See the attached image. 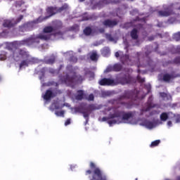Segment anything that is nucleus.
<instances>
[{
  "label": "nucleus",
  "instance_id": "obj_1",
  "mask_svg": "<svg viewBox=\"0 0 180 180\" xmlns=\"http://www.w3.org/2000/svg\"><path fill=\"white\" fill-rule=\"evenodd\" d=\"M67 71H69L71 76L66 74L65 76H61L60 80L66 85H72V84H82V82L85 79V77L81 75H77L75 72V68L72 67V65H68L66 67Z\"/></svg>",
  "mask_w": 180,
  "mask_h": 180
},
{
  "label": "nucleus",
  "instance_id": "obj_2",
  "mask_svg": "<svg viewBox=\"0 0 180 180\" xmlns=\"http://www.w3.org/2000/svg\"><path fill=\"white\" fill-rule=\"evenodd\" d=\"M134 114H133V112L130 111L128 112H126L124 111H117L114 112L113 114H110V119H115V120H110L108 121V123L110 126H112V124H116L117 123L118 124H120L122 123V121L124 122V123H126V121L129 120V119H131ZM122 117V120H120V118Z\"/></svg>",
  "mask_w": 180,
  "mask_h": 180
},
{
  "label": "nucleus",
  "instance_id": "obj_3",
  "mask_svg": "<svg viewBox=\"0 0 180 180\" xmlns=\"http://www.w3.org/2000/svg\"><path fill=\"white\" fill-rule=\"evenodd\" d=\"M68 9V4H64L61 7H57V6H49L46 8V13L49 15H46L44 18L39 17L38 18V22H43V20H47V19H49V18H51V16H54V15H57V13H61L62 12H64L65 11H67Z\"/></svg>",
  "mask_w": 180,
  "mask_h": 180
},
{
  "label": "nucleus",
  "instance_id": "obj_4",
  "mask_svg": "<svg viewBox=\"0 0 180 180\" xmlns=\"http://www.w3.org/2000/svg\"><path fill=\"white\" fill-rule=\"evenodd\" d=\"M90 169H93L92 177L90 180H106V177H103L101 169L96 167V165L94 162H90Z\"/></svg>",
  "mask_w": 180,
  "mask_h": 180
},
{
  "label": "nucleus",
  "instance_id": "obj_5",
  "mask_svg": "<svg viewBox=\"0 0 180 180\" xmlns=\"http://www.w3.org/2000/svg\"><path fill=\"white\" fill-rule=\"evenodd\" d=\"M117 81L121 85H127L129 84H133L134 82V78L129 73L120 74L117 77Z\"/></svg>",
  "mask_w": 180,
  "mask_h": 180
},
{
  "label": "nucleus",
  "instance_id": "obj_6",
  "mask_svg": "<svg viewBox=\"0 0 180 180\" xmlns=\"http://www.w3.org/2000/svg\"><path fill=\"white\" fill-rule=\"evenodd\" d=\"M23 19V15H20L18 18L15 20L13 18L11 20H5L3 22L4 27H8V29H11V27H15L16 25L20 23Z\"/></svg>",
  "mask_w": 180,
  "mask_h": 180
},
{
  "label": "nucleus",
  "instance_id": "obj_7",
  "mask_svg": "<svg viewBox=\"0 0 180 180\" xmlns=\"http://www.w3.org/2000/svg\"><path fill=\"white\" fill-rule=\"evenodd\" d=\"M158 13L161 18H167L171 16V15H175V12L174 11V4L168 6L165 8L164 10L159 11Z\"/></svg>",
  "mask_w": 180,
  "mask_h": 180
},
{
  "label": "nucleus",
  "instance_id": "obj_8",
  "mask_svg": "<svg viewBox=\"0 0 180 180\" xmlns=\"http://www.w3.org/2000/svg\"><path fill=\"white\" fill-rule=\"evenodd\" d=\"M34 23L33 22H27L18 27V32L25 33V32H30L33 29Z\"/></svg>",
  "mask_w": 180,
  "mask_h": 180
},
{
  "label": "nucleus",
  "instance_id": "obj_9",
  "mask_svg": "<svg viewBox=\"0 0 180 180\" xmlns=\"http://www.w3.org/2000/svg\"><path fill=\"white\" fill-rule=\"evenodd\" d=\"M153 108H155V105L153 104V96H150L147 101V107L141 110V115H143V112H148Z\"/></svg>",
  "mask_w": 180,
  "mask_h": 180
},
{
  "label": "nucleus",
  "instance_id": "obj_10",
  "mask_svg": "<svg viewBox=\"0 0 180 180\" xmlns=\"http://www.w3.org/2000/svg\"><path fill=\"white\" fill-rule=\"evenodd\" d=\"M30 43H34V39H28L22 41H16L13 42V44L16 46V47H22V46H27L30 44Z\"/></svg>",
  "mask_w": 180,
  "mask_h": 180
},
{
  "label": "nucleus",
  "instance_id": "obj_11",
  "mask_svg": "<svg viewBox=\"0 0 180 180\" xmlns=\"http://www.w3.org/2000/svg\"><path fill=\"white\" fill-rule=\"evenodd\" d=\"M115 81L109 78H103L98 81L99 85L101 86H109L114 84Z\"/></svg>",
  "mask_w": 180,
  "mask_h": 180
},
{
  "label": "nucleus",
  "instance_id": "obj_12",
  "mask_svg": "<svg viewBox=\"0 0 180 180\" xmlns=\"http://www.w3.org/2000/svg\"><path fill=\"white\" fill-rule=\"evenodd\" d=\"M117 23H119L117 20H112L109 19H107L103 22V25L105 27H115V26H117Z\"/></svg>",
  "mask_w": 180,
  "mask_h": 180
},
{
  "label": "nucleus",
  "instance_id": "obj_13",
  "mask_svg": "<svg viewBox=\"0 0 180 180\" xmlns=\"http://www.w3.org/2000/svg\"><path fill=\"white\" fill-rule=\"evenodd\" d=\"M57 96V94L53 93L51 90H46L44 96V99L45 101H50L52 98H56Z\"/></svg>",
  "mask_w": 180,
  "mask_h": 180
},
{
  "label": "nucleus",
  "instance_id": "obj_14",
  "mask_svg": "<svg viewBox=\"0 0 180 180\" xmlns=\"http://www.w3.org/2000/svg\"><path fill=\"white\" fill-rule=\"evenodd\" d=\"M177 77H178L177 75H174V74L169 75L168 73H166L163 75L162 80L165 82H169L171 79H174V78H176Z\"/></svg>",
  "mask_w": 180,
  "mask_h": 180
},
{
  "label": "nucleus",
  "instance_id": "obj_15",
  "mask_svg": "<svg viewBox=\"0 0 180 180\" xmlns=\"http://www.w3.org/2000/svg\"><path fill=\"white\" fill-rule=\"evenodd\" d=\"M130 36L132 40H138L139 39V30L136 28H134L131 32Z\"/></svg>",
  "mask_w": 180,
  "mask_h": 180
},
{
  "label": "nucleus",
  "instance_id": "obj_16",
  "mask_svg": "<svg viewBox=\"0 0 180 180\" xmlns=\"http://www.w3.org/2000/svg\"><path fill=\"white\" fill-rule=\"evenodd\" d=\"M134 95V91H125L124 94L121 96V99L127 98V99H133Z\"/></svg>",
  "mask_w": 180,
  "mask_h": 180
},
{
  "label": "nucleus",
  "instance_id": "obj_17",
  "mask_svg": "<svg viewBox=\"0 0 180 180\" xmlns=\"http://www.w3.org/2000/svg\"><path fill=\"white\" fill-rule=\"evenodd\" d=\"M77 94L75 96V99L77 101H82L85 96V94L84 93L83 90H78Z\"/></svg>",
  "mask_w": 180,
  "mask_h": 180
},
{
  "label": "nucleus",
  "instance_id": "obj_18",
  "mask_svg": "<svg viewBox=\"0 0 180 180\" xmlns=\"http://www.w3.org/2000/svg\"><path fill=\"white\" fill-rule=\"evenodd\" d=\"M75 112H78L79 113H82V115L85 119H88V117H89V112L84 110V108L82 110V109L81 108H76Z\"/></svg>",
  "mask_w": 180,
  "mask_h": 180
},
{
  "label": "nucleus",
  "instance_id": "obj_19",
  "mask_svg": "<svg viewBox=\"0 0 180 180\" xmlns=\"http://www.w3.org/2000/svg\"><path fill=\"white\" fill-rule=\"evenodd\" d=\"M101 54L103 57H109V56H110V49L108 46L103 48Z\"/></svg>",
  "mask_w": 180,
  "mask_h": 180
},
{
  "label": "nucleus",
  "instance_id": "obj_20",
  "mask_svg": "<svg viewBox=\"0 0 180 180\" xmlns=\"http://www.w3.org/2000/svg\"><path fill=\"white\" fill-rule=\"evenodd\" d=\"M31 60L29 58H27L25 60L21 61L20 64V70H22L23 67H29V64H30Z\"/></svg>",
  "mask_w": 180,
  "mask_h": 180
},
{
  "label": "nucleus",
  "instance_id": "obj_21",
  "mask_svg": "<svg viewBox=\"0 0 180 180\" xmlns=\"http://www.w3.org/2000/svg\"><path fill=\"white\" fill-rule=\"evenodd\" d=\"M84 110L88 112L89 115H90L92 110H96V106H95L94 104H90L84 108Z\"/></svg>",
  "mask_w": 180,
  "mask_h": 180
},
{
  "label": "nucleus",
  "instance_id": "obj_22",
  "mask_svg": "<svg viewBox=\"0 0 180 180\" xmlns=\"http://www.w3.org/2000/svg\"><path fill=\"white\" fill-rule=\"evenodd\" d=\"M18 54L22 58H29V53L25 49H19Z\"/></svg>",
  "mask_w": 180,
  "mask_h": 180
},
{
  "label": "nucleus",
  "instance_id": "obj_23",
  "mask_svg": "<svg viewBox=\"0 0 180 180\" xmlns=\"http://www.w3.org/2000/svg\"><path fill=\"white\" fill-rule=\"evenodd\" d=\"M120 60L121 61L122 64L127 63L129 61V55L124 54L122 52V54H121V56L120 58Z\"/></svg>",
  "mask_w": 180,
  "mask_h": 180
},
{
  "label": "nucleus",
  "instance_id": "obj_24",
  "mask_svg": "<svg viewBox=\"0 0 180 180\" xmlns=\"http://www.w3.org/2000/svg\"><path fill=\"white\" fill-rule=\"evenodd\" d=\"M112 68L113 71L115 72H119V71H122L123 66L120 65V63H115L114 65H112Z\"/></svg>",
  "mask_w": 180,
  "mask_h": 180
},
{
  "label": "nucleus",
  "instance_id": "obj_25",
  "mask_svg": "<svg viewBox=\"0 0 180 180\" xmlns=\"http://www.w3.org/2000/svg\"><path fill=\"white\" fill-rule=\"evenodd\" d=\"M38 37L41 40H50V39H51V35L42 34L39 35Z\"/></svg>",
  "mask_w": 180,
  "mask_h": 180
},
{
  "label": "nucleus",
  "instance_id": "obj_26",
  "mask_svg": "<svg viewBox=\"0 0 180 180\" xmlns=\"http://www.w3.org/2000/svg\"><path fill=\"white\" fill-rule=\"evenodd\" d=\"M83 32L85 36H91L92 34V28H91V27H86Z\"/></svg>",
  "mask_w": 180,
  "mask_h": 180
},
{
  "label": "nucleus",
  "instance_id": "obj_27",
  "mask_svg": "<svg viewBox=\"0 0 180 180\" xmlns=\"http://www.w3.org/2000/svg\"><path fill=\"white\" fill-rule=\"evenodd\" d=\"M121 105H123L124 106H125V108H127V109H131V108H133V105H134V103L131 101L126 103V102H122Z\"/></svg>",
  "mask_w": 180,
  "mask_h": 180
},
{
  "label": "nucleus",
  "instance_id": "obj_28",
  "mask_svg": "<svg viewBox=\"0 0 180 180\" xmlns=\"http://www.w3.org/2000/svg\"><path fill=\"white\" fill-rule=\"evenodd\" d=\"M160 120H162V122H167V120H168V113L162 112L160 115Z\"/></svg>",
  "mask_w": 180,
  "mask_h": 180
},
{
  "label": "nucleus",
  "instance_id": "obj_29",
  "mask_svg": "<svg viewBox=\"0 0 180 180\" xmlns=\"http://www.w3.org/2000/svg\"><path fill=\"white\" fill-rule=\"evenodd\" d=\"M54 31V28L51 26H47L44 28V33H51Z\"/></svg>",
  "mask_w": 180,
  "mask_h": 180
},
{
  "label": "nucleus",
  "instance_id": "obj_30",
  "mask_svg": "<svg viewBox=\"0 0 180 180\" xmlns=\"http://www.w3.org/2000/svg\"><path fill=\"white\" fill-rule=\"evenodd\" d=\"M90 59L91 61H98V53L96 52H94L90 56Z\"/></svg>",
  "mask_w": 180,
  "mask_h": 180
},
{
  "label": "nucleus",
  "instance_id": "obj_31",
  "mask_svg": "<svg viewBox=\"0 0 180 180\" xmlns=\"http://www.w3.org/2000/svg\"><path fill=\"white\" fill-rule=\"evenodd\" d=\"M145 125L148 129H154V122L151 121L146 122Z\"/></svg>",
  "mask_w": 180,
  "mask_h": 180
},
{
  "label": "nucleus",
  "instance_id": "obj_32",
  "mask_svg": "<svg viewBox=\"0 0 180 180\" xmlns=\"http://www.w3.org/2000/svg\"><path fill=\"white\" fill-rule=\"evenodd\" d=\"M22 6H25V2H23V1L20 0L15 1L16 8H22Z\"/></svg>",
  "mask_w": 180,
  "mask_h": 180
},
{
  "label": "nucleus",
  "instance_id": "obj_33",
  "mask_svg": "<svg viewBox=\"0 0 180 180\" xmlns=\"http://www.w3.org/2000/svg\"><path fill=\"white\" fill-rule=\"evenodd\" d=\"M176 22V17H171L167 20V23L169 25H173V23Z\"/></svg>",
  "mask_w": 180,
  "mask_h": 180
},
{
  "label": "nucleus",
  "instance_id": "obj_34",
  "mask_svg": "<svg viewBox=\"0 0 180 180\" xmlns=\"http://www.w3.org/2000/svg\"><path fill=\"white\" fill-rule=\"evenodd\" d=\"M173 39L174 40H175L176 41H180V32L175 33L173 35Z\"/></svg>",
  "mask_w": 180,
  "mask_h": 180
},
{
  "label": "nucleus",
  "instance_id": "obj_35",
  "mask_svg": "<svg viewBox=\"0 0 180 180\" xmlns=\"http://www.w3.org/2000/svg\"><path fill=\"white\" fill-rule=\"evenodd\" d=\"M160 143H161V141L155 140L151 143L150 147H157V146H158V144H160Z\"/></svg>",
  "mask_w": 180,
  "mask_h": 180
},
{
  "label": "nucleus",
  "instance_id": "obj_36",
  "mask_svg": "<svg viewBox=\"0 0 180 180\" xmlns=\"http://www.w3.org/2000/svg\"><path fill=\"white\" fill-rule=\"evenodd\" d=\"M136 79H137L138 82H140V84H143V82H146V79L141 78V77H140V75L137 76Z\"/></svg>",
  "mask_w": 180,
  "mask_h": 180
},
{
  "label": "nucleus",
  "instance_id": "obj_37",
  "mask_svg": "<svg viewBox=\"0 0 180 180\" xmlns=\"http://www.w3.org/2000/svg\"><path fill=\"white\" fill-rule=\"evenodd\" d=\"M174 64H180V56L176 57L173 60Z\"/></svg>",
  "mask_w": 180,
  "mask_h": 180
},
{
  "label": "nucleus",
  "instance_id": "obj_38",
  "mask_svg": "<svg viewBox=\"0 0 180 180\" xmlns=\"http://www.w3.org/2000/svg\"><path fill=\"white\" fill-rule=\"evenodd\" d=\"M70 61H71L72 63H77L78 61V58H77V57L72 56L70 58Z\"/></svg>",
  "mask_w": 180,
  "mask_h": 180
},
{
  "label": "nucleus",
  "instance_id": "obj_39",
  "mask_svg": "<svg viewBox=\"0 0 180 180\" xmlns=\"http://www.w3.org/2000/svg\"><path fill=\"white\" fill-rule=\"evenodd\" d=\"M64 110H61V111H56L55 112V114L56 115V116H63L64 117Z\"/></svg>",
  "mask_w": 180,
  "mask_h": 180
},
{
  "label": "nucleus",
  "instance_id": "obj_40",
  "mask_svg": "<svg viewBox=\"0 0 180 180\" xmlns=\"http://www.w3.org/2000/svg\"><path fill=\"white\" fill-rule=\"evenodd\" d=\"M122 54H123V51H117L115 52V56L116 58H119V57L120 58V57L122 56Z\"/></svg>",
  "mask_w": 180,
  "mask_h": 180
},
{
  "label": "nucleus",
  "instance_id": "obj_41",
  "mask_svg": "<svg viewBox=\"0 0 180 180\" xmlns=\"http://www.w3.org/2000/svg\"><path fill=\"white\" fill-rule=\"evenodd\" d=\"M110 114L108 115V117H103V120L104 122H106V120H115V118H110Z\"/></svg>",
  "mask_w": 180,
  "mask_h": 180
},
{
  "label": "nucleus",
  "instance_id": "obj_42",
  "mask_svg": "<svg viewBox=\"0 0 180 180\" xmlns=\"http://www.w3.org/2000/svg\"><path fill=\"white\" fill-rule=\"evenodd\" d=\"M48 64H54L56 63V59L54 58H49L47 60Z\"/></svg>",
  "mask_w": 180,
  "mask_h": 180
},
{
  "label": "nucleus",
  "instance_id": "obj_43",
  "mask_svg": "<svg viewBox=\"0 0 180 180\" xmlns=\"http://www.w3.org/2000/svg\"><path fill=\"white\" fill-rule=\"evenodd\" d=\"M111 71H113V66H110L105 70V72H111Z\"/></svg>",
  "mask_w": 180,
  "mask_h": 180
},
{
  "label": "nucleus",
  "instance_id": "obj_44",
  "mask_svg": "<svg viewBox=\"0 0 180 180\" xmlns=\"http://www.w3.org/2000/svg\"><path fill=\"white\" fill-rule=\"evenodd\" d=\"M95 99V97L94 96V94H89L87 101H94Z\"/></svg>",
  "mask_w": 180,
  "mask_h": 180
},
{
  "label": "nucleus",
  "instance_id": "obj_45",
  "mask_svg": "<svg viewBox=\"0 0 180 180\" xmlns=\"http://www.w3.org/2000/svg\"><path fill=\"white\" fill-rule=\"evenodd\" d=\"M68 124H71V120L68 119L65 122V126H68Z\"/></svg>",
  "mask_w": 180,
  "mask_h": 180
},
{
  "label": "nucleus",
  "instance_id": "obj_46",
  "mask_svg": "<svg viewBox=\"0 0 180 180\" xmlns=\"http://www.w3.org/2000/svg\"><path fill=\"white\" fill-rule=\"evenodd\" d=\"M175 122L176 123H180V115L176 116Z\"/></svg>",
  "mask_w": 180,
  "mask_h": 180
},
{
  "label": "nucleus",
  "instance_id": "obj_47",
  "mask_svg": "<svg viewBox=\"0 0 180 180\" xmlns=\"http://www.w3.org/2000/svg\"><path fill=\"white\" fill-rule=\"evenodd\" d=\"M13 57L15 60H17V58H19V55L18 53H13Z\"/></svg>",
  "mask_w": 180,
  "mask_h": 180
},
{
  "label": "nucleus",
  "instance_id": "obj_48",
  "mask_svg": "<svg viewBox=\"0 0 180 180\" xmlns=\"http://www.w3.org/2000/svg\"><path fill=\"white\" fill-rule=\"evenodd\" d=\"M92 174V170L88 169L86 171L85 175H91Z\"/></svg>",
  "mask_w": 180,
  "mask_h": 180
},
{
  "label": "nucleus",
  "instance_id": "obj_49",
  "mask_svg": "<svg viewBox=\"0 0 180 180\" xmlns=\"http://www.w3.org/2000/svg\"><path fill=\"white\" fill-rule=\"evenodd\" d=\"M102 4L108 5V4H110V1H109V0H103Z\"/></svg>",
  "mask_w": 180,
  "mask_h": 180
},
{
  "label": "nucleus",
  "instance_id": "obj_50",
  "mask_svg": "<svg viewBox=\"0 0 180 180\" xmlns=\"http://www.w3.org/2000/svg\"><path fill=\"white\" fill-rule=\"evenodd\" d=\"M176 54H180V46L176 47Z\"/></svg>",
  "mask_w": 180,
  "mask_h": 180
},
{
  "label": "nucleus",
  "instance_id": "obj_51",
  "mask_svg": "<svg viewBox=\"0 0 180 180\" xmlns=\"http://www.w3.org/2000/svg\"><path fill=\"white\" fill-rule=\"evenodd\" d=\"M154 115H157V110H153L150 112V116H154Z\"/></svg>",
  "mask_w": 180,
  "mask_h": 180
},
{
  "label": "nucleus",
  "instance_id": "obj_52",
  "mask_svg": "<svg viewBox=\"0 0 180 180\" xmlns=\"http://www.w3.org/2000/svg\"><path fill=\"white\" fill-rule=\"evenodd\" d=\"M49 72L51 74H55L56 73V70L53 69V68H50L49 69Z\"/></svg>",
  "mask_w": 180,
  "mask_h": 180
},
{
  "label": "nucleus",
  "instance_id": "obj_53",
  "mask_svg": "<svg viewBox=\"0 0 180 180\" xmlns=\"http://www.w3.org/2000/svg\"><path fill=\"white\" fill-rule=\"evenodd\" d=\"M108 40H110V41H113V37H112V35H109L108 37Z\"/></svg>",
  "mask_w": 180,
  "mask_h": 180
},
{
  "label": "nucleus",
  "instance_id": "obj_54",
  "mask_svg": "<svg viewBox=\"0 0 180 180\" xmlns=\"http://www.w3.org/2000/svg\"><path fill=\"white\" fill-rule=\"evenodd\" d=\"M167 126H169V127H171L172 126V121H168L167 122Z\"/></svg>",
  "mask_w": 180,
  "mask_h": 180
},
{
  "label": "nucleus",
  "instance_id": "obj_55",
  "mask_svg": "<svg viewBox=\"0 0 180 180\" xmlns=\"http://www.w3.org/2000/svg\"><path fill=\"white\" fill-rule=\"evenodd\" d=\"M63 68H64V65H60L59 66L58 71H61V70H63Z\"/></svg>",
  "mask_w": 180,
  "mask_h": 180
},
{
  "label": "nucleus",
  "instance_id": "obj_56",
  "mask_svg": "<svg viewBox=\"0 0 180 180\" xmlns=\"http://www.w3.org/2000/svg\"><path fill=\"white\" fill-rule=\"evenodd\" d=\"M148 40H150V41H153V40H154V37H149Z\"/></svg>",
  "mask_w": 180,
  "mask_h": 180
},
{
  "label": "nucleus",
  "instance_id": "obj_57",
  "mask_svg": "<svg viewBox=\"0 0 180 180\" xmlns=\"http://www.w3.org/2000/svg\"><path fill=\"white\" fill-rule=\"evenodd\" d=\"M175 9H177V11H180V6H175Z\"/></svg>",
  "mask_w": 180,
  "mask_h": 180
},
{
  "label": "nucleus",
  "instance_id": "obj_58",
  "mask_svg": "<svg viewBox=\"0 0 180 180\" xmlns=\"http://www.w3.org/2000/svg\"><path fill=\"white\" fill-rule=\"evenodd\" d=\"M100 32H101V33H103L105 32V30L104 29H100Z\"/></svg>",
  "mask_w": 180,
  "mask_h": 180
},
{
  "label": "nucleus",
  "instance_id": "obj_59",
  "mask_svg": "<svg viewBox=\"0 0 180 180\" xmlns=\"http://www.w3.org/2000/svg\"><path fill=\"white\" fill-rule=\"evenodd\" d=\"M55 109H60V106L56 105V106H55Z\"/></svg>",
  "mask_w": 180,
  "mask_h": 180
},
{
  "label": "nucleus",
  "instance_id": "obj_60",
  "mask_svg": "<svg viewBox=\"0 0 180 180\" xmlns=\"http://www.w3.org/2000/svg\"><path fill=\"white\" fill-rule=\"evenodd\" d=\"M83 20H88V18H84Z\"/></svg>",
  "mask_w": 180,
  "mask_h": 180
},
{
  "label": "nucleus",
  "instance_id": "obj_61",
  "mask_svg": "<svg viewBox=\"0 0 180 180\" xmlns=\"http://www.w3.org/2000/svg\"><path fill=\"white\" fill-rule=\"evenodd\" d=\"M79 2H84V1H85V0H79Z\"/></svg>",
  "mask_w": 180,
  "mask_h": 180
},
{
  "label": "nucleus",
  "instance_id": "obj_62",
  "mask_svg": "<svg viewBox=\"0 0 180 180\" xmlns=\"http://www.w3.org/2000/svg\"><path fill=\"white\" fill-rule=\"evenodd\" d=\"M136 98H137V94L135 95V100H136Z\"/></svg>",
  "mask_w": 180,
  "mask_h": 180
},
{
  "label": "nucleus",
  "instance_id": "obj_63",
  "mask_svg": "<svg viewBox=\"0 0 180 180\" xmlns=\"http://www.w3.org/2000/svg\"><path fill=\"white\" fill-rule=\"evenodd\" d=\"M177 180H180V177H178V178H177Z\"/></svg>",
  "mask_w": 180,
  "mask_h": 180
},
{
  "label": "nucleus",
  "instance_id": "obj_64",
  "mask_svg": "<svg viewBox=\"0 0 180 180\" xmlns=\"http://www.w3.org/2000/svg\"><path fill=\"white\" fill-rule=\"evenodd\" d=\"M176 5H179V4H176Z\"/></svg>",
  "mask_w": 180,
  "mask_h": 180
}]
</instances>
